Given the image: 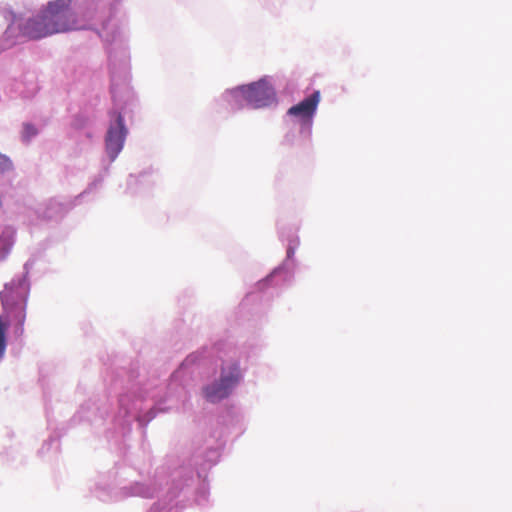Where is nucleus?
Segmentation results:
<instances>
[{"instance_id": "obj_1", "label": "nucleus", "mask_w": 512, "mask_h": 512, "mask_svg": "<svg viewBox=\"0 0 512 512\" xmlns=\"http://www.w3.org/2000/svg\"><path fill=\"white\" fill-rule=\"evenodd\" d=\"M29 286L23 278H17L6 283L0 292V300L4 314L15 325L18 335H23L26 320V308Z\"/></svg>"}, {"instance_id": "obj_2", "label": "nucleus", "mask_w": 512, "mask_h": 512, "mask_svg": "<svg viewBox=\"0 0 512 512\" xmlns=\"http://www.w3.org/2000/svg\"><path fill=\"white\" fill-rule=\"evenodd\" d=\"M71 3L72 0H55L48 3L44 12L51 29V35L80 28Z\"/></svg>"}, {"instance_id": "obj_3", "label": "nucleus", "mask_w": 512, "mask_h": 512, "mask_svg": "<svg viewBox=\"0 0 512 512\" xmlns=\"http://www.w3.org/2000/svg\"><path fill=\"white\" fill-rule=\"evenodd\" d=\"M240 376V370L237 364H232L228 372L223 369L219 381L204 388L206 399L215 403L226 398L232 388L239 382Z\"/></svg>"}, {"instance_id": "obj_4", "label": "nucleus", "mask_w": 512, "mask_h": 512, "mask_svg": "<svg viewBox=\"0 0 512 512\" xmlns=\"http://www.w3.org/2000/svg\"><path fill=\"white\" fill-rule=\"evenodd\" d=\"M246 102L253 108H262L275 101V91L266 81H258L239 88Z\"/></svg>"}, {"instance_id": "obj_5", "label": "nucleus", "mask_w": 512, "mask_h": 512, "mask_svg": "<svg viewBox=\"0 0 512 512\" xmlns=\"http://www.w3.org/2000/svg\"><path fill=\"white\" fill-rule=\"evenodd\" d=\"M320 102V92L315 91L298 104L290 107L287 114L296 117L301 124L310 127Z\"/></svg>"}, {"instance_id": "obj_6", "label": "nucleus", "mask_w": 512, "mask_h": 512, "mask_svg": "<svg viewBox=\"0 0 512 512\" xmlns=\"http://www.w3.org/2000/svg\"><path fill=\"white\" fill-rule=\"evenodd\" d=\"M127 130L124 126V119L120 113L117 114L115 123L112 124L106 136V150L110 158L114 160L123 148Z\"/></svg>"}, {"instance_id": "obj_7", "label": "nucleus", "mask_w": 512, "mask_h": 512, "mask_svg": "<svg viewBox=\"0 0 512 512\" xmlns=\"http://www.w3.org/2000/svg\"><path fill=\"white\" fill-rule=\"evenodd\" d=\"M50 26L44 10L26 20L20 26L21 35L29 40H38L51 35Z\"/></svg>"}, {"instance_id": "obj_8", "label": "nucleus", "mask_w": 512, "mask_h": 512, "mask_svg": "<svg viewBox=\"0 0 512 512\" xmlns=\"http://www.w3.org/2000/svg\"><path fill=\"white\" fill-rule=\"evenodd\" d=\"M37 134L36 128L31 124H25L24 125V131H23V137L27 140L32 138Z\"/></svg>"}, {"instance_id": "obj_9", "label": "nucleus", "mask_w": 512, "mask_h": 512, "mask_svg": "<svg viewBox=\"0 0 512 512\" xmlns=\"http://www.w3.org/2000/svg\"><path fill=\"white\" fill-rule=\"evenodd\" d=\"M11 167V161L8 157L0 154V171H4Z\"/></svg>"}]
</instances>
